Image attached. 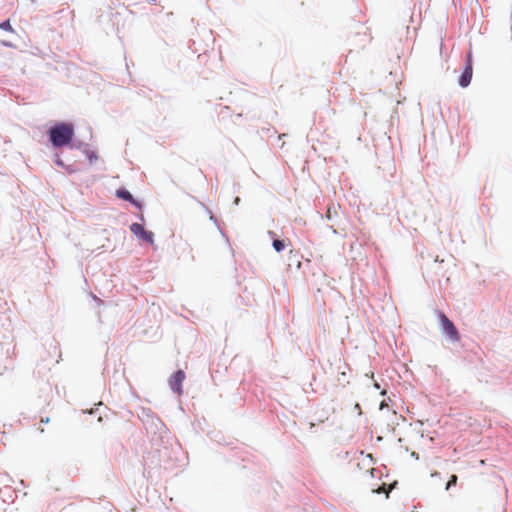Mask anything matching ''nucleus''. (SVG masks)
I'll return each mask as SVG.
<instances>
[{
    "instance_id": "1",
    "label": "nucleus",
    "mask_w": 512,
    "mask_h": 512,
    "mask_svg": "<svg viewBox=\"0 0 512 512\" xmlns=\"http://www.w3.org/2000/svg\"><path fill=\"white\" fill-rule=\"evenodd\" d=\"M50 141L55 147H63L72 141L74 126L71 123H59L49 130Z\"/></svg>"
},
{
    "instance_id": "2",
    "label": "nucleus",
    "mask_w": 512,
    "mask_h": 512,
    "mask_svg": "<svg viewBox=\"0 0 512 512\" xmlns=\"http://www.w3.org/2000/svg\"><path fill=\"white\" fill-rule=\"evenodd\" d=\"M438 317L443 332L446 333L452 341H459L460 336L453 322L450 321L443 312H438Z\"/></svg>"
},
{
    "instance_id": "3",
    "label": "nucleus",
    "mask_w": 512,
    "mask_h": 512,
    "mask_svg": "<svg viewBox=\"0 0 512 512\" xmlns=\"http://www.w3.org/2000/svg\"><path fill=\"white\" fill-rule=\"evenodd\" d=\"M130 231L137 236L138 238L142 239L143 241L147 243H153V233L150 231H146L144 227L139 223H133L130 226Z\"/></svg>"
},
{
    "instance_id": "4",
    "label": "nucleus",
    "mask_w": 512,
    "mask_h": 512,
    "mask_svg": "<svg viewBox=\"0 0 512 512\" xmlns=\"http://www.w3.org/2000/svg\"><path fill=\"white\" fill-rule=\"evenodd\" d=\"M185 377L184 371L178 370L169 379L170 388L179 395L182 393V383Z\"/></svg>"
},
{
    "instance_id": "5",
    "label": "nucleus",
    "mask_w": 512,
    "mask_h": 512,
    "mask_svg": "<svg viewBox=\"0 0 512 512\" xmlns=\"http://www.w3.org/2000/svg\"><path fill=\"white\" fill-rule=\"evenodd\" d=\"M472 72H473V68H472V55L471 53H469L467 55V63H466V67L459 79V85L461 87H467L470 82H471V79H472Z\"/></svg>"
},
{
    "instance_id": "6",
    "label": "nucleus",
    "mask_w": 512,
    "mask_h": 512,
    "mask_svg": "<svg viewBox=\"0 0 512 512\" xmlns=\"http://www.w3.org/2000/svg\"><path fill=\"white\" fill-rule=\"evenodd\" d=\"M116 195H117V197H119L123 200L129 201L136 207H140L139 203L133 198L132 194L128 190L119 189L116 191Z\"/></svg>"
},
{
    "instance_id": "7",
    "label": "nucleus",
    "mask_w": 512,
    "mask_h": 512,
    "mask_svg": "<svg viewBox=\"0 0 512 512\" xmlns=\"http://www.w3.org/2000/svg\"><path fill=\"white\" fill-rule=\"evenodd\" d=\"M272 246L277 252H281L285 248V243L282 240L276 239L273 241Z\"/></svg>"
},
{
    "instance_id": "8",
    "label": "nucleus",
    "mask_w": 512,
    "mask_h": 512,
    "mask_svg": "<svg viewBox=\"0 0 512 512\" xmlns=\"http://www.w3.org/2000/svg\"><path fill=\"white\" fill-rule=\"evenodd\" d=\"M0 29L4 30V31H8V32H11V33H14V29L13 27L11 26L10 24V21L9 20H6L2 23H0Z\"/></svg>"
},
{
    "instance_id": "9",
    "label": "nucleus",
    "mask_w": 512,
    "mask_h": 512,
    "mask_svg": "<svg viewBox=\"0 0 512 512\" xmlns=\"http://www.w3.org/2000/svg\"><path fill=\"white\" fill-rule=\"evenodd\" d=\"M457 476L456 475H451L449 481L447 482L446 484V490L450 489L452 486L456 485L457 483Z\"/></svg>"
},
{
    "instance_id": "10",
    "label": "nucleus",
    "mask_w": 512,
    "mask_h": 512,
    "mask_svg": "<svg viewBox=\"0 0 512 512\" xmlns=\"http://www.w3.org/2000/svg\"><path fill=\"white\" fill-rule=\"evenodd\" d=\"M333 213H334V214H337V209H336V207H335L334 205H331V206H329V207H328V209H327L326 217H327L328 219H331V217H332V214H333Z\"/></svg>"
},
{
    "instance_id": "11",
    "label": "nucleus",
    "mask_w": 512,
    "mask_h": 512,
    "mask_svg": "<svg viewBox=\"0 0 512 512\" xmlns=\"http://www.w3.org/2000/svg\"><path fill=\"white\" fill-rule=\"evenodd\" d=\"M384 491H385L384 487H380L379 489L376 490L377 493H381V492H384Z\"/></svg>"
},
{
    "instance_id": "12",
    "label": "nucleus",
    "mask_w": 512,
    "mask_h": 512,
    "mask_svg": "<svg viewBox=\"0 0 512 512\" xmlns=\"http://www.w3.org/2000/svg\"><path fill=\"white\" fill-rule=\"evenodd\" d=\"M41 422H42V423H48V422H49V418H48V417H47L46 419H43V418H42V419H41Z\"/></svg>"
},
{
    "instance_id": "13",
    "label": "nucleus",
    "mask_w": 512,
    "mask_h": 512,
    "mask_svg": "<svg viewBox=\"0 0 512 512\" xmlns=\"http://www.w3.org/2000/svg\"><path fill=\"white\" fill-rule=\"evenodd\" d=\"M431 475H432V476H438V475H439V473H438V472H434V473H432Z\"/></svg>"
}]
</instances>
